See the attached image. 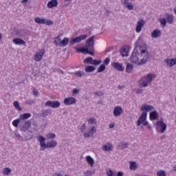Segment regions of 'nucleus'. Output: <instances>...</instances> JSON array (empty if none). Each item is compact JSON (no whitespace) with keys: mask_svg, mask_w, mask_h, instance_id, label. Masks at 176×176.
<instances>
[{"mask_svg":"<svg viewBox=\"0 0 176 176\" xmlns=\"http://www.w3.org/2000/svg\"><path fill=\"white\" fill-rule=\"evenodd\" d=\"M173 170L176 171V166H173Z\"/></svg>","mask_w":176,"mask_h":176,"instance_id":"nucleus-63","label":"nucleus"},{"mask_svg":"<svg viewBox=\"0 0 176 176\" xmlns=\"http://www.w3.org/2000/svg\"><path fill=\"white\" fill-rule=\"evenodd\" d=\"M35 102L34 100H27L25 102V104H28V105H32V104H34Z\"/></svg>","mask_w":176,"mask_h":176,"instance_id":"nucleus-52","label":"nucleus"},{"mask_svg":"<svg viewBox=\"0 0 176 176\" xmlns=\"http://www.w3.org/2000/svg\"><path fill=\"white\" fill-rule=\"evenodd\" d=\"M102 149L104 151V152H111V151L113 150V146L111 142H108L102 146Z\"/></svg>","mask_w":176,"mask_h":176,"instance_id":"nucleus-18","label":"nucleus"},{"mask_svg":"<svg viewBox=\"0 0 176 176\" xmlns=\"http://www.w3.org/2000/svg\"><path fill=\"white\" fill-rule=\"evenodd\" d=\"M140 49V54L138 53L137 50H134L130 57V60L133 64H138V65H144L148 61V50L146 48Z\"/></svg>","mask_w":176,"mask_h":176,"instance_id":"nucleus-1","label":"nucleus"},{"mask_svg":"<svg viewBox=\"0 0 176 176\" xmlns=\"http://www.w3.org/2000/svg\"><path fill=\"white\" fill-rule=\"evenodd\" d=\"M160 35H162V32L157 29L153 30L151 33L152 38H159L160 37Z\"/></svg>","mask_w":176,"mask_h":176,"instance_id":"nucleus-25","label":"nucleus"},{"mask_svg":"<svg viewBox=\"0 0 176 176\" xmlns=\"http://www.w3.org/2000/svg\"><path fill=\"white\" fill-rule=\"evenodd\" d=\"M152 79H153V74H151L142 77L139 80V86L140 87H148L152 83Z\"/></svg>","mask_w":176,"mask_h":176,"instance_id":"nucleus-3","label":"nucleus"},{"mask_svg":"<svg viewBox=\"0 0 176 176\" xmlns=\"http://www.w3.org/2000/svg\"><path fill=\"white\" fill-rule=\"evenodd\" d=\"M20 118L13 120L12 122V126H14V127H19V123H20Z\"/></svg>","mask_w":176,"mask_h":176,"instance_id":"nucleus-39","label":"nucleus"},{"mask_svg":"<svg viewBox=\"0 0 176 176\" xmlns=\"http://www.w3.org/2000/svg\"><path fill=\"white\" fill-rule=\"evenodd\" d=\"M104 71H105V65L102 64L98 69V72L101 73V72H104Z\"/></svg>","mask_w":176,"mask_h":176,"instance_id":"nucleus-41","label":"nucleus"},{"mask_svg":"<svg viewBox=\"0 0 176 176\" xmlns=\"http://www.w3.org/2000/svg\"><path fill=\"white\" fill-rule=\"evenodd\" d=\"M38 141H39L40 142V150L45 151V149H47V144L45 143L46 139L43 136L39 135L38 137Z\"/></svg>","mask_w":176,"mask_h":176,"instance_id":"nucleus-9","label":"nucleus"},{"mask_svg":"<svg viewBox=\"0 0 176 176\" xmlns=\"http://www.w3.org/2000/svg\"><path fill=\"white\" fill-rule=\"evenodd\" d=\"M138 168L137 164L135 162H131L130 163V170H135V169Z\"/></svg>","mask_w":176,"mask_h":176,"instance_id":"nucleus-34","label":"nucleus"},{"mask_svg":"<svg viewBox=\"0 0 176 176\" xmlns=\"http://www.w3.org/2000/svg\"><path fill=\"white\" fill-rule=\"evenodd\" d=\"M95 96H101V92H95Z\"/></svg>","mask_w":176,"mask_h":176,"instance_id":"nucleus-61","label":"nucleus"},{"mask_svg":"<svg viewBox=\"0 0 176 176\" xmlns=\"http://www.w3.org/2000/svg\"><path fill=\"white\" fill-rule=\"evenodd\" d=\"M85 72H94L96 67L94 66H87L85 69Z\"/></svg>","mask_w":176,"mask_h":176,"instance_id":"nucleus-33","label":"nucleus"},{"mask_svg":"<svg viewBox=\"0 0 176 176\" xmlns=\"http://www.w3.org/2000/svg\"><path fill=\"white\" fill-rule=\"evenodd\" d=\"M111 61V59L109 58H106L103 63L104 64H105V65H108V64H109V62Z\"/></svg>","mask_w":176,"mask_h":176,"instance_id":"nucleus-48","label":"nucleus"},{"mask_svg":"<svg viewBox=\"0 0 176 176\" xmlns=\"http://www.w3.org/2000/svg\"><path fill=\"white\" fill-rule=\"evenodd\" d=\"M68 43H69V38L65 37L63 41H60L59 43L60 47H65V46H68Z\"/></svg>","mask_w":176,"mask_h":176,"instance_id":"nucleus-23","label":"nucleus"},{"mask_svg":"<svg viewBox=\"0 0 176 176\" xmlns=\"http://www.w3.org/2000/svg\"><path fill=\"white\" fill-rule=\"evenodd\" d=\"M63 104L65 105H74V104H76V99L74 97L65 98Z\"/></svg>","mask_w":176,"mask_h":176,"instance_id":"nucleus-11","label":"nucleus"},{"mask_svg":"<svg viewBox=\"0 0 176 176\" xmlns=\"http://www.w3.org/2000/svg\"><path fill=\"white\" fill-rule=\"evenodd\" d=\"M143 123V126H148L149 124V122L148 121L145 120Z\"/></svg>","mask_w":176,"mask_h":176,"instance_id":"nucleus-58","label":"nucleus"},{"mask_svg":"<svg viewBox=\"0 0 176 176\" xmlns=\"http://www.w3.org/2000/svg\"><path fill=\"white\" fill-rule=\"evenodd\" d=\"M114 126H115V125H113V124H110L109 125V129H113Z\"/></svg>","mask_w":176,"mask_h":176,"instance_id":"nucleus-59","label":"nucleus"},{"mask_svg":"<svg viewBox=\"0 0 176 176\" xmlns=\"http://www.w3.org/2000/svg\"><path fill=\"white\" fill-rule=\"evenodd\" d=\"M129 147V144L127 142H120L118 144V148L120 149H125L126 148Z\"/></svg>","mask_w":176,"mask_h":176,"instance_id":"nucleus-32","label":"nucleus"},{"mask_svg":"<svg viewBox=\"0 0 176 176\" xmlns=\"http://www.w3.org/2000/svg\"><path fill=\"white\" fill-rule=\"evenodd\" d=\"M88 123L89 124H96V123H97V121L94 119V118H90L88 120Z\"/></svg>","mask_w":176,"mask_h":176,"instance_id":"nucleus-43","label":"nucleus"},{"mask_svg":"<svg viewBox=\"0 0 176 176\" xmlns=\"http://www.w3.org/2000/svg\"><path fill=\"white\" fill-rule=\"evenodd\" d=\"M145 25V21L144 19H140L136 25L135 31L139 33L142 30V27Z\"/></svg>","mask_w":176,"mask_h":176,"instance_id":"nucleus-13","label":"nucleus"},{"mask_svg":"<svg viewBox=\"0 0 176 176\" xmlns=\"http://www.w3.org/2000/svg\"><path fill=\"white\" fill-rule=\"evenodd\" d=\"M45 53H46V51L43 49L36 52L34 58V61H36V62L41 61V60L43 58V55L45 54Z\"/></svg>","mask_w":176,"mask_h":176,"instance_id":"nucleus-10","label":"nucleus"},{"mask_svg":"<svg viewBox=\"0 0 176 176\" xmlns=\"http://www.w3.org/2000/svg\"><path fill=\"white\" fill-rule=\"evenodd\" d=\"M159 118V113L156 111L150 112V120H157Z\"/></svg>","mask_w":176,"mask_h":176,"instance_id":"nucleus-24","label":"nucleus"},{"mask_svg":"<svg viewBox=\"0 0 176 176\" xmlns=\"http://www.w3.org/2000/svg\"><path fill=\"white\" fill-rule=\"evenodd\" d=\"M57 5H58L57 0H51L47 3V6L49 9H53V8H56Z\"/></svg>","mask_w":176,"mask_h":176,"instance_id":"nucleus-21","label":"nucleus"},{"mask_svg":"<svg viewBox=\"0 0 176 176\" xmlns=\"http://www.w3.org/2000/svg\"><path fill=\"white\" fill-rule=\"evenodd\" d=\"M53 176H63V175H61L60 173H55V174H54V175Z\"/></svg>","mask_w":176,"mask_h":176,"instance_id":"nucleus-60","label":"nucleus"},{"mask_svg":"<svg viewBox=\"0 0 176 176\" xmlns=\"http://www.w3.org/2000/svg\"><path fill=\"white\" fill-rule=\"evenodd\" d=\"M85 39H87V34L80 35L72 38L69 43L72 45L74 43H79V42H82V41H85Z\"/></svg>","mask_w":176,"mask_h":176,"instance_id":"nucleus-7","label":"nucleus"},{"mask_svg":"<svg viewBox=\"0 0 176 176\" xmlns=\"http://www.w3.org/2000/svg\"><path fill=\"white\" fill-rule=\"evenodd\" d=\"M52 114V109H47L46 110H43L41 113V116L45 118L46 116H49V115Z\"/></svg>","mask_w":176,"mask_h":176,"instance_id":"nucleus-28","label":"nucleus"},{"mask_svg":"<svg viewBox=\"0 0 176 176\" xmlns=\"http://www.w3.org/2000/svg\"><path fill=\"white\" fill-rule=\"evenodd\" d=\"M86 160L91 167H93V166H94V160H93V158L91 157L90 155L86 157Z\"/></svg>","mask_w":176,"mask_h":176,"instance_id":"nucleus-30","label":"nucleus"},{"mask_svg":"<svg viewBox=\"0 0 176 176\" xmlns=\"http://www.w3.org/2000/svg\"><path fill=\"white\" fill-rule=\"evenodd\" d=\"M107 175H108V176H116V173H113V171H112V170L109 169L107 172Z\"/></svg>","mask_w":176,"mask_h":176,"instance_id":"nucleus-45","label":"nucleus"},{"mask_svg":"<svg viewBox=\"0 0 176 176\" xmlns=\"http://www.w3.org/2000/svg\"><path fill=\"white\" fill-rule=\"evenodd\" d=\"M134 68V66L131 63H127L126 67V72L128 74H131L133 72V69Z\"/></svg>","mask_w":176,"mask_h":176,"instance_id":"nucleus-29","label":"nucleus"},{"mask_svg":"<svg viewBox=\"0 0 176 176\" xmlns=\"http://www.w3.org/2000/svg\"><path fill=\"white\" fill-rule=\"evenodd\" d=\"M47 138H50V139H53V138H56V134L54 133H48L46 135Z\"/></svg>","mask_w":176,"mask_h":176,"instance_id":"nucleus-46","label":"nucleus"},{"mask_svg":"<svg viewBox=\"0 0 176 176\" xmlns=\"http://www.w3.org/2000/svg\"><path fill=\"white\" fill-rule=\"evenodd\" d=\"M60 43H61V38H60V36H56L54 41V45H56V46H59Z\"/></svg>","mask_w":176,"mask_h":176,"instance_id":"nucleus-36","label":"nucleus"},{"mask_svg":"<svg viewBox=\"0 0 176 176\" xmlns=\"http://www.w3.org/2000/svg\"><path fill=\"white\" fill-rule=\"evenodd\" d=\"M147 126H148V130H151V126H150V125L148 124V125H147Z\"/></svg>","mask_w":176,"mask_h":176,"instance_id":"nucleus-64","label":"nucleus"},{"mask_svg":"<svg viewBox=\"0 0 176 176\" xmlns=\"http://www.w3.org/2000/svg\"><path fill=\"white\" fill-rule=\"evenodd\" d=\"M30 118H31V113H25L19 116L21 120H27V119H30Z\"/></svg>","mask_w":176,"mask_h":176,"instance_id":"nucleus-26","label":"nucleus"},{"mask_svg":"<svg viewBox=\"0 0 176 176\" xmlns=\"http://www.w3.org/2000/svg\"><path fill=\"white\" fill-rule=\"evenodd\" d=\"M121 2L123 6L128 9V10H133L134 9V6H133V3H130L129 1L122 0Z\"/></svg>","mask_w":176,"mask_h":176,"instance_id":"nucleus-17","label":"nucleus"},{"mask_svg":"<svg viewBox=\"0 0 176 176\" xmlns=\"http://www.w3.org/2000/svg\"><path fill=\"white\" fill-rule=\"evenodd\" d=\"M12 43H14V45H23V46H25V41L20 38H14Z\"/></svg>","mask_w":176,"mask_h":176,"instance_id":"nucleus-22","label":"nucleus"},{"mask_svg":"<svg viewBox=\"0 0 176 176\" xmlns=\"http://www.w3.org/2000/svg\"><path fill=\"white\" fill-rule=\"evenodd\" d=\"M34 20L36 24H46V25H53L54 23L52 21L45 18L35 17Z\"/></svg>","mask_w":176,"mask_h":176,"instance_id":"nucleus-6","label":"nucleus"},{"mask_svg":"<svg viewBox=\"0 0 176 176\" xmlns=\"http://www.w3.org/2000/svg\"><path fill=\"white\" fill-rule=\"evenodd\" d=\"M140 111H142V112H149V111H155V107L152 105L144 104L142 105Z\"/></svg>","mask_w":176,"mask_h":176,"instance_id":"nucleus-12","label":"nucleus"},{"mask_svg":"<svg viewBox=\"0 0 176 176\" xmlns=\"http://www.w3.org/2000/svg\"><path fill=\"white\" fill-rule=\"evenodd\" d=\"M146 112L142 113L137 121V126H141L142 123H144L146 120Z\"/></svg>","mask_w":176,"mask_h":176,"instance_id":"nucleus-15","label":"nucleus"},{"mask_svg":"<svg viewBox=\"0 0 176 176\" xmlns=\"http://www.w3.org/2000/svg\"><path fill=\"white\" fill-rule=\"evenodd\" d=\"M97 131V129L95 126H93L90 131H89V133L91 134H94V133H96Z\"/></svg>","mask_w":176,"mask_h":176,"instance_id":"nucleus-47","label":"nucleus"},{"mask_svg":"<svg viewBox=\"0 0 176 176\" xmlns=\"http://www.w3.org/2000/svg\"><path fill=\"white\" fill-rule=\"evenodd\" d=\"M79 93V89L75 88L73 89L72 94H78Z\"/></svg>","mask_w":176,"mask_h":176,"instance_id":"nucleus-53","label":"nucleus"},{"mask_svg":"<svg viewBox=\"0 0 176 176\" xmlns=\"http://www.w3.org/2000/svg\"><path fill=\"white\" fill-rule=\"evenodd\" d=\"M16 137L19 138V141H24V138H23V136L20 135V134L19 133L16 134Z\"/></svg>","mask_w":176,"mask_h":176,"instance_id":"nucleus-49","label":"nucleus"},{"mask_svg":"<svg viewBox=\"0 0 176 176\" xmlns=\"http://www.w3.org/2000/svg\"><path fill=\"white\" fill-rule=\"evenodd\" d=\"M91 65H100L101 64V60H93L92 59V63Z\"/></svg>","mask_w":176,"mask_h":176,"instance_id":"nucleus-42","label":"nucleus"},{"mask_svg":"<svg viewBox=\"0 0 176 176\" xmlns=\"http://www.w3.org/2000/svg\"><path fill=\"white\" fill-rule=\"evenodd\" d=\"M112 49H113V48L111 47L107 48L106 50H105L106 53H109V52H111V50H112Z\"/></svg>","mask_w":176,"mask_h":176,"instance_id":"nucleus-57","label":"nucleus"},{"mask_svg":"<svg viewBox=\"0 0 176 176\" xmlns=\"http://www.w3.org/2000/svg\"><path fill=\"white\" fill-rule=\"evenodd\" d=\"M111 66H113L118 71H120V72L124 71L123 63H119V62H113L111 63Z\"/></svg>","mask_w":176,"mask_h":176,"instance_id":"nucleus-16","label":"nucleus"},{"mask_svg":"<svg viewBox=\"0 0 176 176\" xmlns=\"http://www.w3.org/2000/svg\"><path fill=\"white\" fill-rule=\"evenodd\" d=\"M166 18H160L158 19L159 23H160L162 28L166 27L167 23L168 24H173L174 23V15L173 14H165Z\"/></svg>","mask_w":176,"mask_h":176,"instance_id":"nucleus-4","label":"nucleus"},{"mask_svg":"<svg viewBox=\"0 0 176 176\" xmlns=\"http://www.w3.org/2000/svg\"><path fill=\"white\" fill-rule=\"evenodd\" d=\"M12 173V170L9 168H5L3 170V175H9Z\"/></svg>","mask_w":176,"mask_h":176,"instance_id":"nucleus-35","label":"nucleus"},{"mask_svg":"<svg viewBox=\"0 0 176 176\" xmlns=\"http://www.w3.org/2000/svg\"><path fill=\"white\" fill-rule=\"evenodd\" d=\"M155 129L158 133L163 134L167 130V124L163 120L157 121L155 123Z\"/></svg>","mask_w":176,"mask_h":176,"instance_id":"nucleus-5","label":"nucleus"},{"mask_svg":"<svg viewBox=\"0 0 176 176\" xmlns=\"http://www.w3.org/2000/svg\"><path fill=\"white\" fill-rule=\"evenodd\" d=\"M93 63V58L91 57H88L86 59L84 60V64H91Z\"/></svg>","mask_w":176,"mask_h":176,"instance_id":"nucleus-38","label":"nucleus"},{"mask_svg":"<svg viewBox=\"0 0 176 176\" xmlns=\"http://www.w3.org/2000/svg\"><path fill=\"white\" fill-rule=\"evenodd\" d=\"M124 175V173L123 172H118L117 176H123Z\"/></svg>","mask_w":176,"mask_h":176,"instance_id":"nucleus-56","label":"nucleus"},{"mask_svg":"<svg viewBox=\"0 0 176 176\" xmlns=\"http://www.w3.org/2000/svg\"><path fill=\"white\" fill-rule=\"evenodd\" d=\"M130 49V47L129 46H123L121 47L120 50V53L122 56V57H127L129 56V50Z\"/></svg>","mask_w":176,"mask_h":176,"instance_id":"nucleus-14","label":"nucleus"},{"mask_svg":"<svg viewBox=\"0 0 176 176\" xmlns=\"http://www.w3.org/2000/svg\"><path fill=\"white\" fill-rule=\"evenodd\" d=\"M164 63H166L168 67H174V65H176V58H166Z\"/></svg>","mask_w":176,"mask_h":176,"instance_id":"nucleus-20","label":"nucleus"},{"mask_svg":"<svg viewBox=\"0 0 176 176\" xmlns=\"http://www.w3.org/2000/svg\"><path fill=\"white\" fill-rule=\"evenodd\" d=\"M13 105H14V108H16V109H17L18 111L22 110L21 107H20V103H19L17 101H14L13 102Z\"/></svg>","mask_w":176,"mask_h":176,"instance_id":"nucleus-37","label":"nucleus"},{"mask_svg":"<svg viewBox=\"0 0 176 176\" xmlns=\"http://www.w3.org/2000/svg\"><path fill=\"white\" fill-rule=\"evenodd\" d=\"M144 91V89H138L136 91H135V93H136V94H142V93Z\"/></svg>","mask_w":176,"mask_h":176,"instance_id":"nucleus-51","label":"nucleus"},{"mask_svg":"<svg viewBox=\"0 0 176 176\" xmlns=\"http://www.w3.org/2000/svg\"><path fill=\"white\" fill-rule=\"evenodd\" d=\"M94 36H92L88 38L85 43L86 46L81 48L74 47V49L77 53H82V54H90V56H94Z\"/></svg>","mask_w":176,"mask_h":176,"instance_id":"nucleus-2","label":"nucleus"},{"mask_svg":"<svg viewBox=\"0 0 176 176\" xmlns=\"http://www.w3.org/2000/svg\"><path fill=\"white\" fill-rule=\"evenodd\" d=\"M60 105H61V104L60 103V102H58V100H48L45 103V107H49L50 108H60Z\"/></svg>","mask_w":176,"mask_h":176,"instance_id":"nucleus-8","label":"nucleus"},{"mask_svg":"<svg viewBox=\"0 0 176 176\" xmlns=\"http://www.w3.org/2000/svg\"><path fill=\"white\" fill-rule=\"evenodd\" d=\"M83 135L85 138H89V137H90V132H85Z\"/></svg>","mask_w":176,"mask_h":176,"instance_id":"nucleus-50","label":"nucleus"},{"mask_svg":"<svg viewBox=\"0 0 176 176\" xmlns=\"http://www.w3.org/2000/svg\"><path fill=\"white\" fill-rule=\"evenodd\" d=\"M24 124H25V126H21V131H27V129L29 127H30V126H31V124H30V121H25L24 122Z\"/></svg>","mask_w":176,"mask_h":176,"instance_id":"nucleus-31","label":"nucleus"},{"mask_svg":"<svg viewBox=\"0 0 176 176\" xmlns=\"http://www.w3.org/2000/svg\"><path fill=\"white\" fill-rule=\"evenodd\" d=\"M56 146H57V142L55 140H52L51 142L47 143V148H54Z\"/></svg>","mask_w":176,"mask_h":176,"instance_id":"nucleus-27","label":"nucleus"},{"mask_svg":"<svg viewBox=\"0 0 176 176\" xmlns=\"http://www.w3.org/2000/svg\"><path fill=\"white\" fill-rule=\"evenodd\" d=\"M86 129V124H82V127H81V131L83 132Z\"/></svg>","mask_w":176,"mask_h":176,"instance_id":"nucleus-55","label":"nucleus"},{"mask_svg":"<svg viewBox=\"0 0 176 176\" xmlns=\"http://www.w3.org/2000/svg\"><path fill=\"white\" fill-rule=\"evenodd\" d=\"M157 176H166V172L163 170H160L157 172Z\"/></svg>","mask_w":176,"mask_h":176,"instance_id":"nucleus-44","label":"nucleus"},{"mask_svg":"<svg viewBox=\"0 0 176 176\" xmlns=\"http://www.w3.org/2000/svg\"><path fill=\"white\" fill-rule=\"evenodd\" d=\"M74 75H76L77 78H82L83 75H85V73L82 71H78L74 73Z\"/></svg>","mask_w":176,"mask_h":176,"instance_id":"nucleus-40","label":"nucleus"},{"mask_svg":"<svg viewBox=\"0 0 176 176\" xmlns=\"http://www.w3.org/2000/svg\"><path fill=\"white\" fill-rule=\"evenodd\" d=\"M27 2H28V0H22L21 1V3H25Z\"/></svg>","mask_w":176,"mask_h":176,"instance_id":"nucleus-62","label":"nucleus"},{"mask_svg":"<svg viewBox=\"0 0 176 176\" xmlns=\"http://www.w3.org/2000/svg\"><path fill=\"white\" fill-rule=\"evenodd\" d=\"M33 94H34V96H38V94H39V92L36 89H34Z\"/></svg>","mask_w":176,"mask_h":176,"instance_id":"nucleus-54","label":"nucleus"},{"mask_svg":"<svg viewBox=\"0 0 176 176\" xmlns=\"http://www.w3.org/2000/svg\"><path fill=\"white\" fill-rule=\"evenodd\" d=\"M113 113L116 117L119 116L123 113V109L120 106H117L114 108Z\"/></svg>","mask_w":176,"mask_h":176,"instance_id":"nucleus-19","label":"nucleus"}]
</instances>
